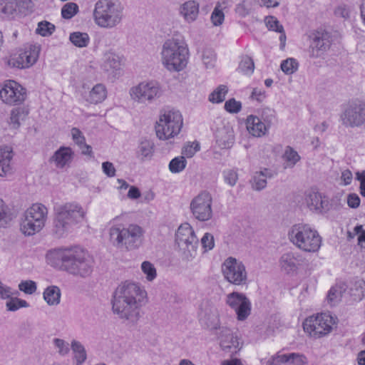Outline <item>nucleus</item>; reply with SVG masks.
I'll use <instances>...</instances> for the list:
<instances>
[{
    "label": "nucleus",
    "instance_id": "79ce46f5",
    "mask_svg": "<svg viewBox=\"0 0 365 365\" xmlns=\"http://www.w3.org/2000/svg\"><path fill=\"white\" fill-rule=\"evenodd\" d=\"M262 121L269 128V127L276 122V113L274 109L264 108L262 110Z\"/></svg>",
    "mask_w": 365,
    "mask_h": 365
},
{
    "label": "nucleus",
    "instance_id": "9b49d317",
    "mask_svg": "<svg viewBox=\"0 0 365 365\" xmlns=\"http://www.w3.org/2000/svg\"><path fill=\"white\" fill-rule=\"evenodd\" d=\"M224 278L230 284L244 286L247 284V272L245 264L235 257H229L222 264Z\"/></svg>",
    "mask_w": 365,
    "mask_h": 365
},
{
    "label": "nucleus",
    "instance_id": "6e6552de",
    "mask_svg": "<svg viewBox=\"0 0 365 365\" xmlns=\"http://www.w3.org/2000/svg\"><path fill=\"white\" fill-rule=\"evenodd\" d=\"M48 210L42 204L36 203L29 207L24 213L21 222V231L27 236L39 232L45 225Z\"/></svg>",
    "mask_w": 365,
    "mask_h": 365
},
{
    "label": "nucleus",
    "instance_id": "2f4dec72",
    "mask_svg": "<svg viewBox=\"0 0 365 365\" xmlns=\"http://www.w3.org/2000/svg\"><path fill=\"white\" fill-rule=\"evenodd\" d=\"M43 299L50 306H56L61 301V290L57 286H50L45 289Z\"/></svg>",
    "mask_w": 365,
    "mask_h": 365
},
{
    "label": "nucleus",
    "instance_id": "09e8293b",
    "mask_svg": "<svg viewBox=\"0 0 365 365\" xmlns=\"http://www.w3.org/2000/svg\"><path fill=\"white\" fill-rule=\"evenodd\" d=\"M141 269L146 275V279L148 281H153L156 277V269L151 262L148 261L143 262L141 264Z\"/></svg>",
    "mask_w": 365,
    "mask_h": 365
},
{
    "label": "nucleus",
    "instance_id": "a878e982",
    "mask_svg": "<svg viewBox=\"0 0 365 365\" xmlns=\"http://www.w3.org/2000/svg\"><path fill=\"white\" fill-rule=\"evenodd\" d=\"M180 14L187 22L195 21L199 14V4L194 0L185 1L180 7Z\"/></svg>",
    "mask_w": 365,
    "mask_h": 365
},
{
    "label": "nucleus",
    "instance_id": "7ed1b4c3",
    "mask_svg": "<svg viewBox=\"0 0 365 365\" xmlns=\"http://www.w3.org/2000/svg\"><path fill=\"white\" fill-rule=\"evenodd\" d=\"M86 211L82 206L76 202H66L56 209L53 222V235L57 238L66 237L73 227L83 222Z\"/></svg>",
    "mask_w": 365,
    "mask_h": 365
},
{
    "label": "nucleus",
    "instance_id": "603ef678",
    "mask_svg": "<svg viewBox=\"0 0 365 365\" xmlns=\"http://www.w3.org/2000/svg\"><path fill=\"white\" fill-rule=\"evenodd\" d=\"M217 141L220 142V145L225 148L230 147L233 143V135L230 132L225 130L220 131L217 135Z\"/></svg>",
    "mask_w": 365,
    "mask_h": 365
},
{
    "label": "nucleus",
    "instance_id": "c85d7f7f",
    "mask_svg": "<svg viewBox=\"0 0 365 365\" xmlns=\"http://www.w3.org/2000/svg\"><path fill=\"white\" fill-rule=\"evenodd\" d=\"M13 158L12 149L8 146L0 148V176H4L11 171V161Z\"/></svg>",
    "mask_w": 365,
    "mask_h": 365
},
{
    "label": "nucleus",
    "instance_id": "4be33fe9",
    "mask_svg": "<svg viewBox=\"0 0 365 365\" xmlns=\"http://www.w3.org/2000/svg\"><path fill=\"white\" fill-rule=\"evenodd\" d=\"M304 261L305 259L300 253L288 252L281 256L279 264L282 270L289 274L296 272Z\"/></svg>",
    "mask_w": 365,
    "mask_h": 365
},
{
    "label": "nucleus",
    "instance_id": "f257e3e1",
    "mask_svg": "<svg viewBox=\"0 0 365 365\" xmlns=\"http://www.w3.org/2000/svg\"><path fill=\"white\" fill-rule=\"evenodd\" d=\"M147 293L139 284L125 281L115 289L111 299L114 314L128 324L135 325L140 318V309Z\"/></svg>",
    "mask_w": 365,
    "mask_h": 365
},
{
    "label": "nucleus",
    "instance_id": "bb28decb",
    "mask_svg": "<svg viewBox=\"0 0 365 365\" xmlns=\"http://www.w3.org/2000/svg\"><path fill=\"white\" fill-rule=\"evenodd\" d=\"M272 177V172L267 168L255 172L251 180L252 187L257 191L263 190L267 186V179Z\"/></svg>",
    "mask_w": 365,
    "mask_h": 365
},
{
    "label": "nucleus",
    "instance_id": "e433bc0d",
    "mask_svg": "<svg viewBox=\"0 0 365 365\" xmlns=\"http://www.w3.org/2000/svg\"><path fill=\"white\" fill-rule=\"evenodd\" d=\"M275 358L278 363L280 364H290L294 365L302 361V354L299 353H289L284 354H277Z\"/></svg>",
    "mask_w": 365,
    "mask_h": 365
},
{
    "label": "nucleus",
    "instance_id": "338daca9",
    "mask_svg": "<svg viewBox=\"0 0 365 365\" xmlns=\"http://www.w3.org/2000/svg\"><path fill=\"white\" fill-rule=\"evenodd\" d=\"M354 234L358 236V244L361 245L365 242V230L362 225H357L354 229Z\"/></svg>",
    "mask_w": 365,
    "mask_h": 365
},
{
    "label": "nucleus",
    "instance_id": "1a4fd4ad",
    "mask_svg": "<svg viewBox=\"0 0 365 365\" xmlns=\"http://www.w3.org/2000/svg\"><path fill=\"white\" fill-rule=\"evenodd\" d=\"M183 124L182 116L176 110H165L156 122V135L160 140H168L173 138L181 130Z\"/></svg>",
    "mask_w": 365,
    "mask_h": 365
},
{
    "label": "nucleus",
    "instance_id": "c9c22d12",
    "mask_svg": "<svg viewBox=\"0 0 365 365\" xmlns=\"http://www.w3.org/2000/svg\"><path fill=\"white\" fill-rule=\"evenodd\" d=\"M69 40L75 46L78 48L86 47L90 42L88 34L80 31L71 33L69 36Z\"/></svg>",
    "mask_w": 365,
    "mask_h": 365
},
{
    "label": "nucleus",
    "instance_id": "69168bd1",
    "mask_svg": "<svg viewBox=\"0 0 365 365\" xmlns=\"http://www.w3.org/2000/svg\"><path fill=\"white\" fill-rule=\"evenodd\" d=\"M356 179L360 181V193L365 197V170L356 173Z\"/></svg>",
    "mask_w": 365,
    "mask_h": 365
},
{
    "label": "nucleus",
    "instance_id": "39448f33",
    "mask_svg": "<svg viewBox=\"0 0 365 365\" xmlns=\"http://www.w3.org/2000/svg\"><path fill=\"white\" fill-rule=\"evenodd\" d=\"M116 218L112 221L109 229L110 241L118 248L131 250L138 248L142 241L143 230L137 225H129L127 227L122 224H114Z\"/></svg>",
    "mask_w": 365,
    "mask_h": 365
},
{
    "label": "nucleus",
    "instance_id": "4468645a",
    "mask_svg": "<svg viewBox=\"0 0 365 365\" xmlns=\"http://www.w3.org/2000/svg\"><path fill=\"white\" fill-rule=\"evenodd\" d=\"M340 120L346 128H359L365 123V103L361 101L349 102L344 108Z\"/></svg>",
    "mask_w": 365,
    "mask_h": 365
},
{
    "label": "nucleus",
    "instance_id": "052dcab7",
    "mask_svg": "<svg viewBox=\"0 0 365 365\" xmlns=\"http://www.w3.org/2000/svg\"><path fill=\"white\" fill-rule=\"evenodd\" d=\"M266 25L270 30L276 32L283 31L282 25H281L277 19L274 16H269L266 19Z\"/></svg>",
    "mask_w": 365,
    "mask_h": 365
},
{
    "label": "nucleus",
    "instance_id": "bf43d9fd",
    "mask_svg": "<svg viewBox=\"0 0 365 365\" xmlns=\"http://www.w3.org/2000/svg\"><path fill=\"white\" fill-rule=\"evenodd\" d=\"M200 150V145L197 142L185 145L182 150L184 157L192 158L197 151Z\"/></svg>",
    "mask_w": 365,
    "mask_h": 365
},
{
    "label": "nucleus",
    "instance_id": "7c9ffc66",
    "mask_svg": "<svg viewBox=\"0 0 365 365\" xmlns=\"http://www.w3.org/2000/svg\"><path fill=\"white\" fill-rule=\"evenodd\" d=\"M29 114V110L23 107L14 108L11 111L9 124L14 129H17L21 125V122L25 120Z\"/></svg>",
    "mask_w": 365,
    "mask_h": 365
},
{
    "label": "nucleus",
    "instance_id": "680f3d73",
    "mask_svg": "<svg viewBox=\"0 0 365 365\" xmlns=\"http://www.w3.org/2000/svg\"><path fill=\"white\" fill-rule=\"evenodd\" d=\"M71 135L73 141L79 146L81 147L86 143L85 137L82 132L77 128H73L71 129Z\"/></svg>",
    "mask_w": 365,
    "mask_h": 365
},
{
    "label": "nucleus",
    "instance_id": "8fccbe9b",
    "mask_svg": "<svg viewBox=\"0 0 365 365\" xmlns=\"http://www.w3.org/2000/svg\"><path fill=\"white\" fill-rule=\"evenodd\" d=\"M225 19V15L222 11L221 4L218 3L211 15V20L215 26H220L222 24Z\"/></svg>",
    "mask_w": 365,
    "mask_h": 365
},
{
    "label": "nucleus",
    "instance_id": "2eb2a0df",
    "mask_svg": "<svg viewBox=\"0 0 365 365\" xmlns=\"http://www.w3.org/2000/svg\"><path fill=\"white\" fill-rule=\"evenodd\" d=\"M133 99L141 103H152L161 96V89L156 81H143L130 91Z\"/></svg>",
    "mask_w": 365,
    "mask_h": 365
},
{
    "label": "nucleus",
    "instance_id": "ddd939ff",
    "mask_svg": "<svg viewBox=\"0 0 365 365\" xmlns=\"http://www.w3.org/2000/svg\"><path fill=\"white\" fill-rule=\"evenodd\" d=\"M309 38L310 40L309 56L313 58L322 56L329 50L334 40L332 33L322 28L312 31Z\"/></svg>",
    "mask_w": 365,
    "mask_h": 365
},
{
    "label": "nucleus",
    "instance_id": "0e129e2a",
    "mask_svg": "<svg viewBox=\"0 0 365 365\" xmlns=\"http://www.w3.org/2000/svg\"><path fill=\"white\" fill-rule=\"evenodd\" d=\"M103 173L108 177H113L115 175V169L112 163L104 162L102 164Z\"/></svg>",
    "mask_w": 365,
    "mask_h": 365
},
{
    "label": "nucleus",
    "instance_id": "412c9836",
    "mask_svg": "<svg viewBox=\"0 0 365 365\" xmlns=\"http://www.w3.org/2000/svg\"><path fill=\"white\" fill-rule=\"evenodd\" d=\"M222 349L232 354H237L242 348L237 336L227 327H220L216 332Z\"/></svg>",
    "mask_w": 365,
    "mask_h": 365
},
{
    "label": "nucleus",
    "instance_id": "6e6d98bb",
    "mask_svg": "<svg viewBox=\"0 0 365 365\" xmlns=\"http://www.w3.org/2000/svg\"><path fill=\"white\" fill-rule=\"evenodd\" d=\"M53 344L58 349V353L61 356H65L70 351L69 344L63 339L56 338L53 339Z\"/></svg>",
    "mask_w": 365,
    "mask_h": 365
},
{
    "label": "nucleus",
    "instance_id": "864d4df0",
    "mask_svg": "<svg viewBox=\"0 0 365 365\" xmlns=\"http://www.w3.org/2000/svg\"><path fill=\"white\" fill-rule=\"evenodd\" d=\"M19 289L27 294H32L36 291L37 287L35 282L26 280L19 284Z\"/></svg>",
    "mask_w": 365,
    "mask_h": 365
},
{
    "label": "nucleus",
    "instance_id": "13d9d810",
    "mask_svg": "<svg viewBox=\"0 0 365 365\" xmlns=\"http://www.w3.org/2000/svg\"><path fill=\"white\" fill-rule=\"evenodd\" d=\"M225 181L230 186L235 185L237 180L238 175L236 170H227L223 173Z\"/></svg>",
    "mask_w": 365,
    "mask_h": 365
},
{
    "label": "nucleus",
    "instance_id": "a18cd8bd",
    "mask_svg": "<svg viewBox=\"0 0 365 365\" xmlns=\"http://www.w3.org/2000/svg\"><path fill=\"white\" fill-rule=\"evenodd\" d=\"M11 220L9 208L0 198V227H5Z\"/></svg>",
    "mask_w": 365,
    "mask_h": 365
},
{
    "label": "nucleus",
    "instance_id": "58836bf2",
    "mask_svg": "<svg viewBox=\"0 0 365 365\" xmlns=\"http://www.w3.org/2000/svg\"><path fill=\"white\" fill-rule=\"evenodd\" d=\"M351 294L355 300H361L365 297V281L357 279L351 288Z\"/></svg>",
    "mask_w": 365,
    "mask_h": 365
},
{
    "label": "nucleus",
    "instance_id": "72a5a7b5",
    "mask_svg": "<svg viewBox=\"0 0 365 365\" xmlns=\"http://www.w3.org/2000/svg\"><path fill=\"white\" fill-rule=\"evenodd\" d=\"M284 168H292L301 159L298 153L290 146H287L282 156Z\"/></svg>",
    "mask_w": 365,
    "mask_h": 365
},
{
    "label": "nucleus",
    "instance_id": "c03bdc74",
    "mask_svg": "<svg viewBox=\"0 0 365 365\" xmlns=\"http://www.w3.org/2000/svg\"><path fill=\"white\" fill-rule=\"evenodd\" d=\"M298 66V62L294 58H289L282 62L281 69L285 74L290 75L297 71Z\"/></svg>",
    "mask_w": 365,
    "mask_h": 365
},
{
    "label": "nucleus",
    "instance_id": "e2e57ef3",
    "mask_svg": "<svg viewBox=\"0 0 365 365\" xmlns=\"http://www.w3.org/2000/svg\"><path fill=\"white\" fill-rule=\"evenodd\" d=\"M347 204L351 208H356L360 205V198L355 193H350L347 196Z\"/></svg>",
    "mask_w": 365,
    "mask_h": 365
},
{
    "label": "nucleus",
    "instance_id": "774afa93",
    "mask_svg": "<svg viewBox=\"0 0 365 365\" xmlns=\"http://www.w3.org/2000/svg\"><path fill=\"white\" fill-rule=\"evenodd\" d=\"M341 297V291H339L335 287H331L327 295V299L331 303L335 302L338 298Z\"/></svg>",
    "mask_w": 365,
    "mask_h": 365
},
{
    "label": "nucleus",
    "instance_id": "37998d69",
    "mask_svg": "<svg viewBox=\"0 0 365 365\" xmlns=\"http://www.w3.org/2000/svg\"><path fill=\"white\" fill-rule=\"evenodd\" d=\"M55 29L53 24L47 21H42L38 24L36 32L42 36H49L54 32Z\"/></svg>",
    "mask_w": 365,
    "mask_h": 365
},
{
    "label": "nucleus",
    "instance_id": "c756f323",
    "mask_svg": "<svg viewBox=\"0 0 365 365\" xmlns=\"http://www.w3.org/2000/svg\"><path fill=\"white\" fill-rule=\"evenodd\" d=\"M73 153L70 148L61 147L56 150L52 156L51 160L56 163L58 168H63L71 163Z\"/></svg>",
    "mask_w": 365,
    "mask_h": 365
},
{
    "label": "nucleus",
    "instance_id": "f03ea898",
    "mask_svg": "<svg viewBox=\"0 0 365 365\" xmlns=\"http://www.w3.org/2000/svg\"><path fill=\"white\" fill-rule=\"evenodd\" d=\"M47 259L53 266H61L63 270L74 276L86 277L93 272V258L80 247L50 252L47 255Z\"/></svg>",
    "mask_w": 365,
    "mask_h": 365
},
{
    "label": "nucleus",
    "instance_id": "423d86ee",
    "mask_svg": "<svg viewBox=\"0 0 365 365\" xmlns=\"http://www.w3.org/2000/svg\"><path fill=\"white\" fill-rule=\"evenodd\" d=\"M161 55L163 63L168 70L180 71L187 63L189 51L183 40L170 38L164 43Z\"/></svg>",
    "mask_w": 365,
    "mask_h": 365
},
{
    "label": "nucleus",
    "instance_id": "0eeeda50",
    "mask_svg": "<svg viewBox=\"0 0 365 365\" xmlns=\"http://www.w3.org/2000/svg\"><path fill=\"white\" fill-rule=\"evenodd\" d=\"M289 241L306 252H316L322 245V237L318 232L308 224L292 225L288 232Z\"/></svg>",
    "mask_w": 365,
    "mask_h": 365
},
{
    "label": "nucleus",
    "instance_id": "de8ad7c7",
    "mask_svg": "<svg viewBox=\"0 0 365 365\" xmlns=\"http://www.w3.org/2000/svg\"><path fill=\"white\" fill-rule=\"evenodd\" d=\"M6 307L8 311L15 312L21 307H28L29 304L26 301L21 299L17 297L11 298L6 303Z\"/></svg>",
    "mask_w": 365,
    "mask_h": 365
},
{
    "label": "nucleus",
    "instance_id": "5701e85b",
    "mask_svg": "<svg viewBox=\"0 0 365 365\" xmlns=\"http://www.w3.org/2000/svg\"><path fill=\"white\" fill-rule=\"evenodd\" d=\"M306 202L310 210L317 213H325L330 210L331 204L328 197L319 192L312 191L306 197Z\"/></svg>",
    "mask_w": 365,
    "mask_h": 365
},
{
    "label": "nucleus",
    "instance_id": "f3484780",
    "mask_svg": "<svg viewBox=\"0 0 365 365\" xmlns=\"http://www.w3.org/2000/svg\"><path fill=\"white\" fill-rule=\"evenodd\" d=\"M26 97V89L13 80L5 81L0 90L1 99L4 103L10 106L23 103Z\"/></svg>",
    "mask_w": 365,
    "mask_h": 365
},
{
    "label": "nucleus",
    "instance_id": "5fc2aeb1",
    "mask_svg": "<svg viewBox=\"0 0 365 365\" xmlns=\"http://www.w3.org/2000/svg\"><path fill=\"white\" fill-rule=\"evenodd\" d=\"M241 108V103L235 98L229 99L225 103V109L230 113H237L240 111Z\"/></svg>",
    "mask_w": 365,
    "mask_h": 365
},
{
    "label": "nucleus",
    "instance_id": "f704fd0d",
    "mask_svg": "<svg viewBox=\"0 0 365 365\" xmlns=\"http://www.w3.org/2000/svg\"><path fill=\"white\" fill-rule=\"evenodd\" d=\"M154 144L152 141L145 139L140 141L137 154L138 156L144 160L145 158H150L153 153Z\"/></svg>",
    "mask_w": 365,
    "mask_h": 365
},
{
    "label": "nucleus",
    "instance_id": "4c0bfd02",
    "mask_svg": "<svg viewBox=\"0 0 365 365\" xmlns=\"http://www.w3.org/2000/svg\"><path fill=\"white\" fill-rule=\"evenodd\" d=\"M227 92V87L225 85H220L210 94L209 101L214 103H222L225 99Z\"/></svg>",
    "mask_w": 365,
    "mask_h": 365
},
{
    "label": "nucleus",
    "instance_id": "a19ab883",
    "mask_svg": "<svg viewBox=\"0 0 365 365\" xmlns=\"http://www.w3.org/2000/svg\"><path fill=\"white\" fill-rule=\"evenodd\" d=\"M238 69L246 75H250L255 69V63L252 58L248 56L242 58Z\"/></svg>",
    "mask_w": 365,
    "mask_h": 365
},
{
    "label": "nucleus",
    "instance_id": "9d476101",
    "mask_svg": "<svg viewBox=\"0 0 365 365\" xmlns=\"http://www.w3.org/2000/svg\"><path fill=\"white\" fill-rule=\"evenodd\" d=\"M175 241L185 259L189 261L195 257L199 240L189 223H183L178 227Z\"/></svg>",
    "mask_w": 365,
    "mask_h": 365
},
{
    "label": "nucleus",
    "instance_id": "ea45409f",
    "mask_svg": "<svg viewBox=\"0 0 365 365\" xmlns=\"http://www.w3.org/2000/svg\"><path fill=\"white\" fill-rule=\"evenodd\" d=\"M187 160L184 156L175 157L169 163V170L172 173L182 172L186 167Z\"/></svg>",
    "mask_w": 365,
    "mask_h": 365
},
{
    "label": "nucleus",
    "instance_id": "a211bd4d",
    "mask_svg": "<svg viewBox=\"0 0 365 365\" xmlns=\"http://www.w3.org/2000/svg\"><path fill=\"white\" fill-rule=\"evenodd\" d=\"M225 303L235 312L239 321L245 320L251 314V302L244 293L232 292L228 294Z\"/></svg>",
    "mask_w": 365,
    "mask_h": 365
},
{
    "label": "nucleus",
    "instance_id": "3c124183",
    "mask_svg": "<svg viewBox=\"0 0 365 365\" xmlns=\"http://www.w3.org/2000/svg\"><path fill=\"white\" fill-rule=\"evenodd\" d=\"M215 53L211 48H205L202 52V59L207 68L214 66L215 62Z\"/></svg>",
    "mask_w": 365,
    "mask_h": 365
},
{
    "label": "nucleus",
    "instance_id": "cd10ccee",
    "mask_svg": "<svg viewBox=\"0 0 365 365\" xmlns=\"http://www.w3.org/2000/svg\"><path fill=\"white\" fill-rule=\"evenodd\" d=\"M120 58L113 52H106L103 57L102 69L106 72H113L120 68Z\"/></svg>",
    "mask_w": 365,
    "mask_h": 365
},
{
    "label": "nucleus",
    "instance_id": "f8f14e48",
    "mask_svg": "<svg viewBox=\"0 0 365 365\" xmlns=\"http://www.w3.org/2000/svg\"><path fill=\"white\" fill-rule=\"evenodd\" d=\"M334 324V322L331 315L322 313L307 318L303 322V328L304 331L310 336L321 338L331 331Z\"/></svg>",
    "mask_w": 365,
    "mask_h": 365
},
{
    "label": "nucleus",
    "instance_id": "b1692460",
    "mask_svg": "<svg viewBox=\"0 0 365 365\" xmlns=\"http://www.w3.org/2000/svg\"><path fill=\"white\" fill-rule=\"evenodd\" d=\"M82 96L83 99L91 104L102 103L107 97V90L103 83H97L90 91H85Z\"/></svg>",
    "mask_w": 365,
    "mask_h": 365
},
{
    "label": "nucleus",
    "instance_id": "473e14b6",
    "mask_svg": "<svg viewBox=\"0 0 365 365\" xmlns=\"http://www.w3.org/2000/svg\"><path fill=\"white\" fill-rule=\"evenodd\" d=\"M71 348L74 354L73 357L76 361V365H82L87 359L86 351L83 345L76 340H73Z\"/></svg>",
    "mask_w": 365,
    "mask_h": 365
},
{
    "label": "nucleus",
    "instance_id": "49530a36",
    "mask_svg": "<svg viewBox=\"0 0 365 365\" xmlns=\"http://www.w3.org/2000/svg\"><path fill=\"white\" fill-rule=\"evenodd\" d=\"M78 11V6L73 2L66 4L61 9L62 17L66 19H71Z\"/></svg>",
    "mask_w": 365,
    "mask_h": 365
},
{
    "label": "nucleus",
    "instance_id": "393cba45",
    "mask_svg": "<svg viewBox=\"0 0 365 365\" xmlns=\"http://www.w3.org/2000/svg\"><path fill=\"white\" fill-rule=\"evenodd\" d=\"M247 129L255 137H261L265 135L268 127L257 116L250 115L247 118Z\"/></svg>",
    "mask_w": 365,
    "mask_h": 365
},
{
    "label": "nucleus",
    "instance_id": "aec40b11",
    "mask_svg": "<svg viewBox=\"0 0 365 365\" xmlns=\"http://www.w3.org/2000/svg\"><path fill=\"white\" fill-rule=\"evenodd\" d=\"M31 7V0H0V12L8 19L26 14Z\"/></svg>",
    "mask_w": 365,
    "mask_h": 365
},
{
    "label": "nucleus",
    "instance_id": "20e7f679",
    "mask_svg": "<svg viewBox=\"0 0 365 365\" xmlns=\"http://www.w3.org/2000/svg\"><path fill=\"white\" fill-rule=\"evenodd\" d=\"M123 9L119 0H98L93 13L94 21L101 28L113 29L121 23Z\"/></svg>",
    "mask_w": 365,
    "mask_h": 365
},
{
    "label": "nucleus",
    "instance_id": "dca6fc26",
    "mask_svg": "<svg viewBox=\"0 0 365 365\" xmlns=\"http://www.w3.org/2000/svg\"><path fill=\"white\" fill-rule=\"evenodd\" d=\"M212 198L210 192L202 191L190 202L191 212L199 221L205 222L212 217Z\"/></svg>",
    "mask_w": 365,
    "mask_h": 365
},
{
    "label": "nucleus",
    "instance_id": "4d7b16f0",
    "mask_svg": "<svg viewBox=\"0 0 365 365\" xmlns=\"http://www.w3.org/2000/svg\"><path fill=\"white\" fill-rule=\"evenodd\" d=\"M201 244L205 251L211 250L215 246V240L212 234L207 232L201 239Z\"/></svg>",
    "mask_w": 365,
    "mask_h": 365
},
{
    "label": "nucleus",
    "instance_id": "6ab92c4d",
    "mask_svg": "<svg viewBox=\"0 0 365 365\" xmlns=\"http://www.w3.org/2000/svg\"><path fill=\"white\" fill-rule=\"evenodd\" d=\"M38 57V49L31 45L28 49L19 50L17 53L5 58V63L11 68H25L32 66Z\"/></svg>",
    "mask_w": 365,
    "mask_h": 365
}]
</instances>
